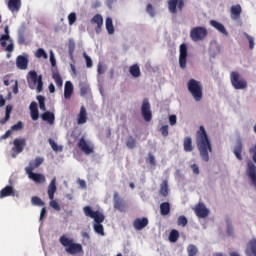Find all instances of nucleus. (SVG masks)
I'll list each match as a JSON object with an SVG mask.
<instances>
[{"mask_svg": "<svg viewBox=\"0 0 256 256\" xmlns=\"http://www.w3.org/2000/svg\"><path fill=\"white\" fill-rule=\"evenodd\" d=\"M106 30L109 35H113V33H115V27L113 26V19H111V17L106 18Z\"/></svg>", "mask_w": 256, "mask_h": 256, "instance_id": "obj_39", "label": "nucleus"}, {"mask_svg": "<svg viewBox=\"0 0 256 256\" xmlns=\"http://www.w3.org/2000/svg\"><path fill=\"white\" fill-rule=\"evenodd\" d=\"M194 213L198 216L199 219H205V217H209V209L203 203H198L195 206Z\"/></svg>", "mask_w": 256, "mask_h": 256, "instance_id": "obj_16", "label": "nucleus"}, {"mask_svg": "<svg viewBox=\"0 0 256 256\" xmlns=\"http://www.w3.org/2000/svg\"><path fill=\"white\" fill-rule=\"evenodd\" d=\"M187 89L197 103L203 99V85L200 81L190 79L187 83Z\"/></svg>", "mask_w": 256, "mask_h": 256, "instance_id": "obj_4", "label": "nucleus"}, {"mask_svg": "<svg viewBox=\"0 0 256 256\" xmlns=\"http://www.w3.org/2000/svg\"><path fill=\"white\" fill-rule=\"evenodd\" d=\"M160 133L164 136V137H168L169 136V125H164L160 128Z\"/></svg>", "mask_w": 256, "mask_h": 256, "instance_id": "obj_52", "label": "nucleus"}, {"mask_svg": "<svg viewBox=\"0 0 256 256\" xmlns=\"http://www.w3.org/2000/svg\"><path fill=\"white\" fill-rule=\"evenodd\" d=\"M15 195V190L12 186H6L0 191V199H4V197H11Z\"/></svg>", "mask_w": 256, "mask_h": 256, "instance_id": "obj_28", "label": "nucleus"}, {"mask_svg": "<svg viewBox=\"0 0 256 256\" xmlns=\"http://www.w3.org/2000/svg\"><path fill=\"white\" fill-rule=\"evenodd\" d=\"M161 215H169L171 213V204L169 202H163L160 204Z\"/></svg>", "mask_w": 256, "mask_h": 256, "instance_id": "obj_34", "label": "nucleus"}, {"mask_svg": "<svg viewBox=\"0 0 256 256\" xmlns=\"http://www.w3.org/2000/svg\"><path fill=\"white\" fill-rule=\"evenodd\" d=\"M146 12L148 13V15H150V17H155V8H153L152 4H147Z\"/></svg>", "mask_w": 256, "mask_h": 256, "instance_id": "obj_50", "label": "nucleus"}, {"mask_svg": "<svg viewBox=\"0 0 256 256\" xmlns=\"http://www.w3.org/2000/svg\"><path fill=\"white\" fill-rule=\"evenodd\" d=\"M77 21V14L75 12H72L68 15V23L69 25H73Z\"/></svg>", "mask_w": 256, "mask_h": 256, "instance_id": "obj_49", "label": "nucleus"}, {"mask_svg": "<svg viewBox=\"0 0 256 256\" xmlns=\"http://www.w3.org/2000/svg\"><path fill=\"white\" fill-rule=\"evenodd\" d=\"M31 203H32V205H35L36 207L45 206V202H43V200H41V198H39V196H33L31 198Z\"/></svg>", "mask_w": 256, "mask_h": 256, "instance_id": "obj_43", "label": "nucleus"}, {"mask_svg": "<svg viewBox=\"0 0 256 256\" xmlns=\"http://www.w3.org/2000/svg\"><path fill=\"white\" fill-rule=\"evenodd\" d=\"M52 79H54L57 87L61 89L63 87V78H61V74L59 73V70H53L52 71Z\"/></svg>", "mask_w": 256, "mask_h": 256, "instance_id": "obj_31", "label": "nucleus"}, {"mask_svg": "<svg viewBox=\"0 0 256 256\" xmlns=\"http://www.w3.org/2000/svg\"><path fill=\"white\" fill-rule=\"evenodd\" d=\"M77 146L85 155H91V153H94L95 148L93 147V144L91 142H88L85 140V137H82L78 143Z\"/></svg>", "mask_w": 256, "mask_h": 256, "instance_id": "obj_11", "label": "nucleus"}, {"mask_svg": "<svg viewBox=\"0 0 256 256\" xmlns=\"http://www.w3.org/2000/svg\"><path fill=\"white\" fill-rule=\"evenodd\" d=\"M6 41H9V34H3L0 37V44H1V47L5 49V51H7L8 53H13L15 49V46L13 45V41H11V43L8 46Z\"/></svg>", "mask_w": 256, "mask_h": 256, "instance_id": "obj_19", "label": "nucleus"}, {"mask_svg": "<svg viewBox=\"0 0 256 256\" xmlns=\"http://www.w3.org/2000/svg\"><path fill=\"white\" fill-rule=\"evenodd\" d=\"M187 253L188 256H197V253H199V249H197V246L190 244L187 247Z\"/></svg>", "mask_w": 256, "mask_h": 256, "instance_id": "obj_42", "label": "nucleus"}, {"mask_svg": "<svg viewBox=\"0 0 256 256\" xmlns=\"http://www.w3.org/2000/svg\"><path fill=\"white\" fill-rule=\"evenodd\" d=\"M11 111H13V106L7 105L5 117L0 120V125H5V123H7V121H9V119H11Z\"/></svg>", "mask_w": 256, "mask_h": 256, "instance_id": "obj_35", "label": "nucleus"}, {"mask_svg": "<svg viewBox=\"0 0 256 256\" xmlns=\"http://www.w3.org/2000/svg\"><path fill=\"white\" fill-rule=\"evenodd\" d=\"M150 165H155V156L153 154L148 155Z\"/></svg>", "mask_w": 256, "mask_h": 256, "instance_id": "obj_63", "label": "nucleus"}, {"mask_svg": "<svg viewBox=\"0 0 256 256\" xmlns=\"http://www.w3.org/2000/svg\"><path fill=\"white\" fill-rule=\"evenodd\" d=\"M77 123L78 125H85L87 123V109L85 106H81L80 112L77 117Z\"/></svg>", "mask_w": 256, "mask_h": 256, "instance_id": "obj_26", "label": "nucleus"}, {"mask_svg": "<svg viewBox=\"0 0 256 256\" xmlns=\"http://www.w3.org/2000/svg\"><path fill=\"white\" fill-rule=\"evenodd\" d=\"M141 113L145 121L149 122L151 121V119H153V113L151 112V104L149 103V100L147 98H145L142 102Z\"/></svg>", "mask_w": 256, "mask_h": 256, "instance_id": "obj_10", "label": "nucleus"}, {"mask_svg": "<svg viewBox=\"0 0 256 256\" xmlns=\"http://www.w3.org/2000/svg\"><path fill=\"white\" fill-rule=\"evenodd\" d=\"M126 146L128 149H135L137 147V140L133 136H128Z\"/></svg>", "mask_w": 256, "mask_h": 256, "instance_id": "obj_40", "label": "nucleus"}, {"mask_svg": "<svg viewBox=\"0 0 256 256\" xmlns=\"http://www.w3.org/2000/svg\"><path fill=\"white\" fill-rule=\"evenodd\" d=\"M30 115L33 121H37V119H39V110H34L30 112Z\"/></svg>", "mask_w": 256, "mask_h": 256, "instance_id": "obj_55", "label": "nucleus"}, {"mask_svg": "<svg viewBox=\"0 0 256 256\" xmlns=\"http://www.w3.org/2000/svg\"><path fill=\"white\" fill-rule=\"evenodd\" d=\"M42 163L43 158L37 157L34 161L30 162V166L26 167V169H32L33 171L34 169H37V167H40Z\"/></svg>", "mask_w": 256, "mask_h": 256, "instance_id": "obj_38", "label": "nucleus"}, {"mask_svg": "<svg viewBox=\"0 0 256 256\" xmlns=\"http://www.w3.org/2000/svg\"><path fill=\"white\" fill-rule=\"evenodd\" d=\"M59 241L62 246L65 247V251L69 253V255H77L79 253H83V246L80 243H75L73 238H68L65 235H62L59 238Z\"/></svg>", "mask_w": 256, "mask_h": 256, "instance_id": "obj_3", "label": "nucleus"}, {"mask_svg": "<svg viewBox=\"0 0 256 256\" xmlns=\"http://www.w3.org/2000/svg\"><path fill=\"white\" fill-rule=\"evenodd\" d=\"M97 73L98 75H103L105 73V68H103V65H98Z\"/></svg>", "mask_w": 256, "mask_h": 256, "instance_id": "obj_61", "label": "nucleus"}, {"mask_svg": "<svg viewBox=\"0 0 256 256\" xmlns=\"http://www.w3.org/2000/svg\"><path fill=\"white\" fill-rule=\"evenodd\" d=\"M83 213L85 217H90V219H94V231L98 233V235H105V229L103 228V221H105V215L101 213L99 210L93 211L91 206H85L83 208Z\"/></svg>", "mask_w": 256, "mask_h": 256, "instance_id": "obj_2", "label": "nucleus"}, {"mask_svg": "<svg viewBox=\"0 0 256 256\" xmlns=\"http://www.w3.org/2000/svg\"><path fill=\"white\" fill-rule=\"evenodd\" d=\"M50 62L52 67H55L57 65V61L55 60V56H53V53L50 55Z\"/></svg>", "mask_w": 256, "mask_h": 256, "instance_id": "obj_62", "label": "nucleus"}, {"mask_svg": "<svg viewBox=\"0 0 256 256\" xmlns=\"http://www.w3.org/2000/svg\"><path fill=\"white\" fill-rule=\"evenodd\" d=\"M12 91H13L14 95H17V93H19V82L17 80H15V84L12 87Z\"/></svg>", "mask_w": 256, "mask_h": 256, "instance_id": "obj_58", "label": "nucleus"}, {"mask_svg": "<svg viewBox=\"0 0 256 256\" xmlns=\"http://www.w3.org/2000/svg\"><path fill=\"white\" fill-rule=\"evenodd\" d=\"M210 25L211 27H214V29H216V31H219V33H222V35H229V32H227V29H225V26L220 23L217 22L216 20H210Z\"/></svg>", "mask_w": 256, "mask_h": 256, "instance_id": "obj_25", "label": "nucleus"}, {"mask_svg": "<svg viewBox=\"0 0 256 256\" xmlns=\"http://www.w3.org/2000/svg\"><path fill=\"white\" fill-rule=\"evenodd\" d=\"M84 58L86 60V66L88 68L93 67V60H91V57L87 56V54L84 53Z\"/></svg>", "mask_w": 256, "mask_h": 256, "instance_id": "obj_54", "label": "nucleus"}, {"mask_svg": "<svg viewBox=\"0 0 256 256\" xmlns=\"http://www.w3.org/2000/svg\"><path fill=\"white\" fill-rule=\"evenodd\" d=\"M35 57H37V59H47V52H45V49L43 48H39L36 53H35Z\"/></svg>", "mask_w": 256, "mask_h": 256, "instance_id": "obj_45", "label": "nucleus"}, {"mask_svg": "<svg viewBox=\"0 0 256 256\" xmlns=\"http://www.w3.org/2000/svg\"><path fill=\"white\" fill-rule=\"evenodd\" d=\"M42 119L49 125H55V114L50 111H46L42 114Z\"/></svg>", "mask_w": 256, "mask_h": 256, "instance_id": "obj_30", "label": "nucleus"}, {"mask_svg": "<svg viewBox=\"0 0 256 256\" xmlns=\"http://www.w3.org/2000/svg\"><path fill=\"white\" fill-rule=\"evenodd\" d=\"M245 253L247 256H256V239L248 242Z\"/></svg>", "mask_w": 256, "mask_h": 256, "instance_id": "obj_24", "label": "nucleus"}, {"mask_svg": "<svg viewBox=\"0 0 256 256\" xmlns=\"http://www.w3.org/2000/svg\"><path fill=\"white\" fill-rule=\"evenodd\" d=\"M47 215V208H42L40 212V221H43L45 219V216Z\"/></svg>", "mask_w": 256, "mask_h": 256, "instance_id": "obj_59", "label": "nucleus"}, {"mask_svg": "<svg viewBox=\"0 0 256 256\" xmlns=\"http://www.w3.org/2000/svg\"><path fill=\"white\" fill-rule=\"evenodd\" d=\"M48 197L50 200L55 199V193H57V178L54 177L48 185Z\"/></svg>", "mask_w": 256, "mask_h": 256, "instance_id": "obj_21", "label": "nucleus"}, {"mask_svg": "<svg viewBox=\"0 0 256 256\" xmlns=\"http://www.w3.org/2000/svg\"><path fill=\"white\" fill-rule=\"evenodd\" d=\"M90 23L92 25H97L95 27V32L99 35L103 28V16H101V14L94 15L93 18L90 20Z\"/></svg>", "mask_w": 256, "mask_h": 256, "instance_id": "obj_18", "label": "nucleus"}, {"mask_svg": "<svg viewBox=\"0 0 256 256\" xmlns=\"http://www.w3.org/2000/svg\"><path fill=\"white\" fill-rule=\"evenodd\" d=\"M227 234L228 235H233V226L229 225L227 226Z\"/></svg>", "mask_w": 256, "mask_h": 256, "instance_id": "obj_64", "label": "nucleus"}, {"mask_svg": "<svg viewBox=\"0 0 256 256\" xmlns=\"http://www.w3.org/2000/svg\"><path fill=\"white\" fill-rule=\"evenodd\" d=\"M13 147H12V157L15 159L19 153H23V149L27 147V140L25 138H16L13 141Z\"/></svg>", "mask_w": 256, "mask_h": 256, "instance_id": "obj_8", "label": "nucleus"}, {"mask_svg": "<svg viewBox=\"0 0 256 256\" xmlns=\"http://www.w3.org/2000/svg\"><path fill=\"white\" fill-rule=\"evenodd\" d=\"M230 13H231V19H233L234 21H237V19L241 18V13H243V9L239 4L233 5L230 9Z\"/></svg>", "mask_w": 256, "mask_h": 256, "instance_id": "obj_23", "label": "nucleus"}, {"mask_svg": "<svg viewBox=\"0 0 256 256\" xmlns=\"http://www.w3.org/2000/svg\"><path fill=\"white\" fill-rule=\"evenodd\" d=\"M12 131H21L23 129V122L19 121L11 127Z\"/></svg>", "mask_w": 256, "mask_h": 256, "instance_id": "obj_53", "label": "nucleus"}, {"mask_svg": "<svg viewBox=\"0 0 256 256\" xmlns=\"http://www.w3.org/2000/svg\"><path fill=\"white\" fill-rule=\"evenodd\" d=\"M179 66L181 69L187 67V44L185 43L180 45Z\"/></svg>", "mask_w": 256, "mask_h": 256, "instance_id": "obj_15", "label": "nucleus"}, {"mask_svg": "<svg viewBox=\"0 0 256 256\" xmlns=\"http://www.w3.org/2000/svg\"><path fill=\"white\" fill-rule=\"evenodd\" d=\"M25 31H27V28H25V26H21V28L18 30L19 45H24L25 43Z\"/></svg>", "mask_w": 256, "mask_h": 256, "instance_id": "obj_37", "label": "nucleus"}, {"mask_svg": "<svg viewBox=\"0 0 256 256\" xmlns=\"http://www.w3.org/2000/svg\"><path fill=\"white\" fill-rule=\"evenodd\" d=\"M178 240H179V231H177L176 229H173L169 235V242L177 243Z\"/></svg>", "mask_w": 256, "mask_h": 256, "instance_id": "obj_41", "label": "nucleus"}, {"mask_svg": "<svg viewBox=\"0 0 256 256\" xmlns=\"http://www.w3.org/2000/svg\"><path fill=\"white\" fill-rule=\"evenodd\" d=\"M36 99L39 103L41 111H47V108L45 107V96L38 95Z\"/></svg>", "mask_w": 256, "mask_h": 256, "instance_id": "obj_44", "label": "nucleus"}, {"mask_svg": "<svg viewBox=\"0 0 256 256\" xmlns=\"http://www.w3.org/2000/svg\"><path fill=\"white\" fill-rule=\"evenodd\" d=\"M230 82L232 87L237 91L245 90L248 87L247 80L237 71H232L230 73Z\"/></svg>", "mask_w": 256, "mask_h": 256, "instance_id": "obj_6", "label": "nucleus"}, {"mask_svg": "<svg viewBox=\"0 0 256 256\" xmlns=\"http://www.w3.org/2000/svg\"><path fill=\"white\" fill-rule=\"evenodd\" d=\"M25 171L32 181H35L36 183H45V175L33 172V168H25Z\"/></svg>", "mask_w": 256, "mask_h": 256, "instance_id": "obj_17", "label": "nucleus"}, {"mask_svg": "<svg viewBox=\"0 0 256 256\" xmlns=\"http://www.w3.org/2000/svg\"><path fill=\"white\" fill-rule=\"evenodd\" d=\"M207 35H208L207 28L203 26L194 27L190 31V38L192 39V41H195V42L203 41V39H205Z\"/></svg>", "mask_w": 256, "mask_h": 256, "instance_id": "obj_7", "label": "nucleus"}, {"mask_svg": "<svg viewBox=\"0 0 256 256\" xmlns=\"http://www.w3.org/2000/svg\"><path fill=\"white\" fill-rule=\"evenodd\" d=\"M183 148L185 153H191L193 151V139L191 136H187L183 140Z\"/></svg>", "mask_w": 256, "mask_h": 256, "instance_id": "obj_27", "label": "nucleus"}, {"mask_svg": "<svg viewBox=\"0 0 256 256\" xmlns=\"http://www.w3.org/2000/svg\"><path fill=\"white\" fill-rule=\"evenodd\" d=\"M159 193L162 197H167L169 195V182L167 180H163L161 183Z\"/></svg>", "mask_w": 256, "mask_h": 256, "instance_id": "obj_33", "label": "nucleus"}, {"mask_svg": "<svg viewBox=\"0 0 256 256\" xmlns=\"http://www.w3.org/2000/svg\"><path fill=\"white\" fill-rule=\"evenodd\" d=\"M50 207H52V209H55V211L61 210V205H59V202L53 199L50 201Z\"/></svg>", "mask_w": 256, "mask_h": 256, "instance_id": "obj_51", "label": "nucleus"}, {"mask_svg": "<svg viewBox=\"0 0 256 256\" xmlns=\"http://www.w3.org/2000/svg\"><path fill=\"white\" fill-rule=\"evenodd\" d=\"M48 143H49V145L51 146V148L53 149V151H56V152H58V151H60V152L63 151V147L57 145V144L54 142L53 139L49 138V139H48Z\"/></svg>", "mask_w": 256, "mask_h": 256, "instance_id": "obj_46", "label": "nucleus"}, {"mask_svg": "<svg viewBox=\"0 0 256 256\" xmlns=\"http://www.w3.org/2000/svg\"><path fill=\"white\" fill-rule=\"evenodd\" d=\"M169 123L171 126L176 125L177 124V116L176 115H170L169 116Z\"/></svg>", "mask_w": 256, "mask_h": 256, "instance_id": "obj_56", "label": "nucleus"}, {"mask_svg": "<svg viewBox=\"0 0 256 256\" xmlns=\"http://www.w3.org/2000/svg\"><path fill=\"white\" fill-rule=\"evenodd\" d=\"M188 223L189 220H187V217H185L184 215L178 217L177 225H179L180 227H187Z\"/></svg>", "mask_w": 256, "mask_h": 256, "instance_id": "obj_47", "label": "nucleus"}, {"mask_svg": "<svg viewBox=\"0 0 256 256\" xmlns=\"http://www.w3.org/2000/svg\"><path fill=\"white\" fill-rule=\"evenodd\" d=\"M71 95H73V83L71 81H66L64 86V97L66 99H71Z\"/></svg>", "mask_w": 256, "mask_h": 256, "instance_id": "obj_29", "label": "nucleus"}, {"mask_svg": "<svg viewBox=\"0 0 256 256\" xmlns=\"http://www.w3.org/2000/svg\"><path fill=\"white\" fill-rule=\"evenodd\" d=\"M7 5L11 13H19L21 11V0H8Z\"/></svg>", "mask_w": 256, "mask_h": 256, "instance_id": "obj_22", "label": "nucleus"}, {"mask_svg": "<svg viewBox=\"0 0 256 256\" xmlns=\"http://www.w3.org/2000/svg\"><path fill=\"white\" fill-rule=\"evenodd\" d=\"M191 169L195 175H199V166L197 164H192Z\"/></svg>", "mask_w": 256, "mask_h": 256, "instance_id": "obj_60", "label": "nucleus"}, {"mask_svg": "<svg viewBox=\"0 0 256 256\" xmlns=\"http://www.w3.org/2000/svg\"><path fill=\"white\" fill-rule=\"evenodd\" d=\"M29 109H30V113L33 112V111L39 110L37 102H31Z\"/></svg>", "mask_w": 256, "mask_h": 256, "instance_id": "obj_57", "label": "nucleus"}, {"mask_svg": "<svg viewBox=\"0 0 256 256\" xmlns=\"http://www.w3.org/2000/svg\"><path fill=\"white\" fill-rule=\"evenodd\" d=\"M113 201H114V209L116 211H119L120 213H126L127 202H125L124 199L121 198V196H119L118 192L114 193Z\"/></svg>", "mask_w": 256, "mask_h": 256, "instance_id": "obj_9", "label": "nucleus"}, {"mask_svg": "<svg viewBox=\"0 0 256 256\" xmlns=\"http://www.w3.org/2000/svg\"><path fill=\"white\" fill-rule=\"evenodd\" d=\"M16 67L17 69H20L21 71L27 70L29 67V55H19L16 57Z\"/></svg>", "mask_w": 256, "mask_h": 256, "instance_id": "obj_13", "label": "nucleus"}, {"mask_svg": "<svg viewBox=\"0 0 256 256\" xmlns=\"http://www.w3.org/2000/svg\"><path fill=\"white\" fill-rule=\"evenodd\" d=\"M244 36L248 40L249 48L250 49H254V47H255V40L253 39V37L250 36L249 34H247V32H244Z\"/></svg>", "mask_w": 256, "mask_h": 256, "instance_id": "obj_48", "label": "nucleus"}, {"mask_svg": "<svg viewBox=\"0 0 256 256\" xmlns=\"http://www.w3.org/2000/svg\"><path fill=\"white\" fill-rule=\"evenodd\" d=\"M28 85L31 89H36L37 93L43 91V76L38 75L37 71L32 70L27 76Z\"/></svg>", "mask_w": 256, "mask_h": 256, "instance_id": "obj_5", "label": "nucleus"}, {"mask_svg": "<svg viewBox=\"0 0 256 256\" xmlns=\"http://www.w3.org/2000/svg\"><path fill=\"white\" fill-rule=\"evenodd\" d=\"M178 10L183 11L185 7V2L183 0H168V11L172 13V15L177 14Z\"/></svg>", "mask_w": 256, "mask_h": 256, "instance_id": "obj_12", "label": "nucleus"}, {"mask_svg": "<svg viewBox=\"0 0 256 256\" xmlns=\"http://www.w3.org/2000/svg\"><path fill=\"white\" fill-rule=\"evenodd\" d=\"M149 225V219L147 217L143 218H136L133 222V227L136 229V231H141L145 229Z\"/></svg>", "mask_w": 256, "mask_h": 256, "instance_id": "obj_20", "label": "nucleus"}, {"mask_svg": "<svg viewBox=\"0 0 256 256\" xmlns=\"http://www.w3.org/2000/svg\"><path fill=\"white\" fill-rule=\"evenodd\" d=\"M129 73L130 75H132V77H135V78L141 77V68H139L138 64H134L130 66Z\"/></svg>", "mask_w": 256, "mask_h": 256, "instance_id": "obj_36", "label": "nucleus"}, {"mask_svg": "<svg viewBox=\"0 0 256 256\" xmlns=\"http://www.w3.org/2000/svg\"><path fill=\"white\" fill-rule=\"evenodd\" d=\"M246 174L252 181V185L256 187V165L251 160L247 162Z\"/></svg>", "mask_w": 256, "mask_h": 256, "instance_id": "obj_14", "label": "nucleus"}, {"mask_svg": "<svg viewBox=\"0 0 256 256\" xmlns=\"http://www.w3.org/2000/svg\"><path fill=\"white\" fill-rule=\"evenodd\" d=\"M233 153L236 159H238V161H243V156L241 155V153H243V144H241V142H238L236 144V146L234 147Z\"/></svg>", "mask_w": 256, "mask_h": 256, "instance_id": "obj_32", "label": "nucleus"}, {"mask_svg": "<svg viewBox=\"0 0 256 256\" xmlns=\"http://www.w3.org/2000/svg\"><path fill=\"white\" fill-rule=\"evenodd\" d=\"M196 146L202 161L209 163V153H213V146L205 126H200L196 132Z\"/></svg>", "mask_w": 256, "mask_h": 256, "instance_id": "obj_1", "label": "nucleus"}]
</instances>
